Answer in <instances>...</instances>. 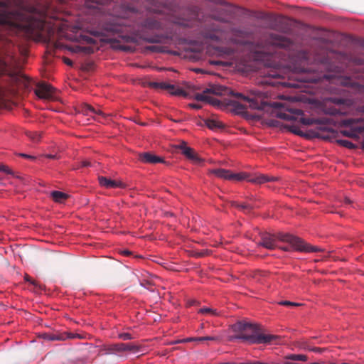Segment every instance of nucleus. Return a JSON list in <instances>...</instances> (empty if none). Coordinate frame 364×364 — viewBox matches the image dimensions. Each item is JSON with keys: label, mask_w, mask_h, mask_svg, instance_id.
Here are the masks:
<instances>
[{"label": "nucleus", "mask_w": 364, "mask_h": 364, "mask_svg": "<svg viewBox=\"0 0 364 364\" xmlns=\"http://www.w3.org/2000/svg\"><path fill=\"white\" fill-rule=\"evenodd\" d=\"M199 17V9L197 6H192L186 9L185 13L183 14L181 20L183 21H196Z\"/></svg>", "instance_id": "obj_13"}, {"label": "nucleus", "mask_w": 364, "mask_h": 364, "mask_svg": "<svg viewBox=\"0 0 364 364\" xmlns=\"http://www.w3.org/2000/svg\"><path fill=\"white\" fill-rule=\"evenodd\" d=\"M228 40L235 44H246V41L245 40V33L244 32L237 31H232L228 34Z\"/></svg>", "instance_id": "obj_15"}, {"label": "nucleus", "mask_w": 364, "mask_h": 364, "mask_svg": "<svg viewBox=\"0 0 364 364\" xmlns=\"http://www.w3.org/2000/svg\"><path fill=\"white\" fill-rule=\"evenodd\" d=\"M122 253L127 256L130 255L132 254V252L129 250H124L122 252Z\"/></svg>", "instance_id": "obj_55"}, {"label": "nucleus", "mask_w": 364, "mask_h": 364, "mask_svg": "<svg viewBox=\"0 0 364 364\" xmlns=\"http://www.w3.org/2000/svg\"><path fill=\"white\" fill-rule=\"evenodd\" d=\"M139 160L144 164L164 163V159L153 154L151 152H144L139 154Z\"/></svg>", "instance_id": "obj_12"}, {"label": "nucleus", "mask_w": 364, "mask_h": 364, "mask_svg": "<svg viewBox=\"0 0 364 364\" xmlns=\"http://www.w3.org/2000/svg\"><path fill=\"white\" fill-rule=\"evenodd\" d=\"M61 26L59 28V34L64 38L79 43H86L88 44H95L96 41L92 37L89 36L87 33H89L91 36L100 38V41L105 43H116L119 41L115 38L117 34L124 42L139 43L140 40L151 43H165L166 40H177L179 44H186L187 47L186 50L194 53L193 58H198L200 52L203 50L204 46L203 40L205 38L203 33H200L198 40H191L186 37L181 36L178 32H186L190 28L191 24H173L175 26L172 27L171 31L166 34H155L151 36H139L137 34H118L119 27L123 24H105L103 28H97L87 31H85L81 24H60Z\"/></svg>", "instance_id": "obj_1"}, {"label": "nucleus", "mask_w": 364, "mask_h": 364, "mask_svg": "<svg viewBox=\"0 0 364 364\" xmlns=\"http://www.w3.org/2000/svg\"><path fill=\"white\" fill-rule=\"evenodd\" d=\"M147 49H149L151 51L156 52V53H163L164 52L162 47L157 46H148Z\"/></svg>", "instance_id": "obj_31"}, {"label": "nucleus", "mask_w": 364, "mask_h": 364, "mask_svg": "<svg viewBox=\"0 0 364 364\" xmlns=\"http://www.w3.org/2000/svg\"><path fill=\"white\" fill-rule=\"evenodd\" d=\"M85 336L79 333H73L70 332H62V333H49V337L48 341H65L66 339H75L79 338L82 339Z\"/></svg>", "instance_id": "obj_10"}, {"label": "nucleus", "mask_w": 364, "mask_h": 364, "mask_svg": "<svg viewBox=\"0 0 364 364\" xmlns=\"http://www.w3.org/2000/svg\"><path fill=\"white\" fill-rule=\"evenodd\" d=\"M68 50L73 53H81L82 48L80 46H73L67 47Z\"/></svg>", "instance_id": "obj_29"}, {"label": "nucleus", "mask_w": 364, "mask_h": 364, "mask_svg": "<svg viewBox=\"0 0 364 364\" xmlns=\"http://www.w3.org/2000/svg\"><path fill=\"white\" fill-rule=\"evenodd\" d=\"M344 200H345V203L347 204L350 203V200L348 198H345Z\"/></svg>", "instance_id": "obj_59"}, {"label": "nucleus", "mask_w": 364, "mask_h": 364, "mask_svg": "<svg viewBox=\"0 0 364 364\" xmlns=\"http://www.w3.org/2000/svg\"><path fill=\"white\" fill-rule=\"evenodd\" d=\"M63 62H64L66 65H69V66H73V61H72L70 58H68L64 57V58H63Z\"/></svg>", "instance_id": "obj_44"}, {"label": "nucleus", "mask_w": 364, "mask_h": 364, "mask_svg": "<svg viewBox=\"0 0 364 364\" xmlns=\"http://www.w3.org/2000/svg\"><path fill=\"white\" fill-rule=\"evenodd\" d=\"M149 85L150 87L157 90H166L171 95L174 96H187L186 92L182 88L166 82H150Z\"/></svg>", "instance_id": "obj_8"}, {"label": "nucleus", "mask_w": 364, "mask_h": 364, "mask_svg": "<svg viewBox=\"0 0 364 364\" xmlns=\"http://www.w3.org/2000/svg\"><path fill=\"white\" fill-rule=\"evenodd\" d=\"M50 196L53 200L57 203H61L63 200L68 198V195L63 192L58 191H53L50 193Z\"/></svg>", "instance_id": "obj_21"}, {"label": "nucleus", "mask_w": 364, "mask_h": 364, "mask_svg": "<svg viewBox=\"0 0 364 364\" xmlns=\"http://www.w3.org/2000/svg\"><path fill=\"white\" fill-rule=\"evenodd\" d=\"M98 181L100 185L106 188H124L126 187V185L123 182L112 180L105 176H99Z\"/></svg>", "instance_id": "obj_11"}, {"label": "nucleus", "mask_w": 364, "mask_h": 364, "mask_svg": "<svg viewBox=\"0 0 364 364\" xmlns=\"http://www.w3.org/2000/svg\"><path fill=\"white\" fill-rule=\"evenodd\" d=\"M340 143L343 146H344L345 147H347V148L352 149V148L355 147L354 144L352 142H350V141H349L348 140H341Z\"/></svg>", "instance_id": "obj_35"}, {"label": "nucleus", "mask_w": 364, "mask_h": 364, "mask_svg": "<svg viewBox=\"0 0 364 364\" xmlns=\"http://www.w3.org/2000/svg\"><path fill=\"white\" fill-rule=\"evenodd\" d=\"M213 36H208L207 33H206V37H205V39H206V46H208V44H209V41L210 39H213ZM208 52V46H206V53Z\"/></svg>", "instance_id": "obj_47"}, {"label": "nucleus", "mask_w": 364, "mask_h": 364, "mask_svg": "<svg viewBox=\"0 0 364 364\" xmlns=\"http://www.w3.org/2000/svg\"><path fill=\"white\" fill-rule=\"evenodd\" d=\"M81 53H84L85 54H91L94 53V48L90 46H81Z\"/></svg>", "instance_id": "obj_33"}, {"label": "nucleus", "mask_w": 364, "mask_h": 364, "mask_svg": "<svg viewBox=\"0 0 364 364\" xmlns=\"http://www.w3.org/2000/svg\"><path fill=\"white\" fill-rule=\"evenodd\" d=\"M55 92V88L46 82H39L35 90V94L43 100H54Z\"/></svg>", "instance_id": "obj_9"}, {"label": "nucleus", "mask_w": 364, "mask_h": 364, "mask_svg": "<svg viewBox=\"0 0 364 364\" xmlns=\"http://www.w3.org/2000/svg\"><path fill=\"white\" fill-rule=\"evenodd\" d=\"M205 341V336H200V337H190L187 338L184 340L186 342H191V341Z\"/></svg>", "instance_id": "obj_34"}, {"label": "nucleus", "mask_w": 364, "mask_h": 364, "mask_svg": "<svg viewBox=\"0 0 364 364\" xmlns=\"http://www.w3.org/2000/svg\"><path fill=\"white\" fill-rule=\"evenodd\" d=\"M4 90L1 86H0V100L4 97Z\"/></svg>", "instance_id": "obj_53"}, {"label": "nucleus", "mask_w": 364, "mask_h": 364, "mask_svg": "<svg viewBox=\"0 0 364 364\" xmlns=\"http://www.w3.org/2000/svg\"><path fill=\"white\" fill-rule=\"evenodd\" d=\"M280 248L284 251H289L290 250L289 247H281Z\"/></svg>", "instance_id": "obj_58"}, {"label": "nucleus", "mask_w": 364, "mask_h": 364, "mask_svg": "<svg viewBox=\"0 0 364 364\" xmlns=\"http://www.w3.org/2000/svg\"><path fill=\"white\" fill-rule=\"evenodd\" d=\"M120 50L124 51H129L130 50V47L127 46H120Z\"/></svg>", "instance_id": "obj_51"}, {"label": "nucleus", "mask_w": 364, "mask_h": 364, "mask_svg": "<svg viewBox=\"0 0 364 364\" xmlns=\"http://www.w3.org/2000/svg\"><path fill=\"white\" fill-rule=\"evenodd\" d=\"M196 73H205V70L203 69H200V68H198V69H196L194 70Z\"/></svg>", "instance_id": "obj_57"}, {"label": "nucleus", "mask_w": 364, "mask_h": 364, "mask_svg": "<svg viewBox=\"0 0 364 364\" xmlns=\"http://www.w3.org/2000/svg\"><path fill=\"white\" fill-rule=\"evenodd\" d=\"M208 171L209 173L215 175L218 178L232 181H242L246 180L251 183L262 184L266 182L274 181L277 180V178L275 177H270L264 174H259L254 177H250L248 174L244 172L234 173L229 170L222 168L210 169Z\"/></svg>", "instance_id": "obj_4"}, {"label": "nucleus", "mask_w": 364, "mask_h": 364, "mask_svg": "<svg viewBox=\"0 0 364 364\" xmlns=\"http://www.w3.org/2000/svg\"><path fill=\"white\" fill-rule=\"evenodd\" d=\"M361 46L364 48V41L362 43Z\"/></svg>", "instance_id": "obj_64"}, {"label": "nucleus", "mask_w": 364, "mask_h": 364, "mask_svg": "<svg viewBox=\"0 0 364 364\" xmlns=\"http://www.w3.org/2000/svg\"><path fill=\"white\" fill-rule=\"evenodd\" d=\"M163 4L156 0H150L148 9L153 12H161Z\"/></svg>", "instance_id": "obj_22"}, {"label": "nucleus", "mask_w": 364, "mask_h": 364, "mask_svg": "<svg viewBox=\"0 0 364 364\" xmlns=\"http://www.w3.org/2000/svg\"><path fill=\"white\" fill-rule=\"evenodd\" d=\"M18 155L24 159H29L31 161H34L36 159V156H34L23 154V153H20V154H18Z\"/></svg>", "instance_id": "obj_39"}, {"label": "nucleus", "mask_w": 364, "mask_h": 364, "mask_svg": "<svg viewBox=\"0 0 364 364\" xmlns=\"http://www.w3.org/2000/svg\"><path fill=\"white\" fill-rule=\"evenodd\" d=\"M247 327L252 328L254 330L253 333L251 335H241L237 337L238 339L247 341L250 343H267L276 338V336H274L258 333L255 331V328L252 324H245L244 328H246Z\"/></svg>", "instance_id": "obj_6"}, {"label": "nucleus", "mask_w": 364, "mask_h": 364, "mask_svg": "<svg viewBox=\"0 0 364 364\" xmlns=\"http://www.w3.org/2000/svg\"><path fill=\"white\" fill-rule=\"evenodd\" d=\"M279 304L281 305H284V306H298L300 305V304H299V303L291 302L289 301H282L279 302Z\"/></svg>", "instance_id": "obj_37"}, {"label": "nucleus", "mask_w": 364, "mask_h": 364, "mask_svg": "<svg viewBox=\"0 0 364 364\" xmlns=\"http://www.w3.org/2000/svg\"><path fill=\"white\" fill-rule=\"evenodd\" d=\"M209 93H213L217 95L230 94L241 99L243 101V103L237 102H232V105L237 113H243L247 107L252 109H263L262 100L264 97V93L259 90H250L249 95L245 96L240 92H234L224 86L208 84V85L206 86V104L208 103L213 105H218V101L211 100L208 95Z\"/></svg>", "instance_id": "obj_2"}, {"label": "nucleus", "mask_w": 364, "mask_h": 364, "mask_svg": "<svg viewBox=\"0 0 364 364\" xmlns=\"http://www.w3.org/2000/svg\"><path fill=\"white\" fill-rule=\"evenodd\" d=\"M35 23H48L47 21H44V20H39V21H36Z\"/></svg>", "instance_id": "obj_61"}, {"label": "nucleus", "mask_w": 364, "mask_h": 364, "mask_svg": "<svg viewBox=\"0 0 364 364\" xmlns=\"http://www.w3.org/2000/svg\"><path fill=\"white\" fill-rule=\"evenodd\" d=\"M6 6L4 2L0 1V23H13L12 21H9L4 19L6 16Z\"/></svg>", "instance_id": "obj_24"}, {"label": "nucleus", "mask_w": 364, "mask_h": 364, "mask_svg": "<svg viewBox=\"0 0 364 364\" xmlns=\"http://www.w3.org/2000/svg\"><path fill=\"white\" fill-rule=\"evenodd\" d=\"M26 136L34 143H38L41 139V134L38 132H26Z\"/></svg>", "instance_id": "obj_23"}, {"label": "nucleus", "mask_w": 364, "mask_h": 364, "mask_svg": "<svg viewBox=\"0 0 364 364\" xmlns=\"http://www.w3.org/2000/svg\"><path fill=\"white\" fill-rule=\"evenodd\" d=\"M173 148L177 151H180L181 154L195 164H200L203 161V159L198 156L193 149L188 146L187 142L185 141H179L178 144L173 145Z\"/></svg>", "instance_id": "obj_7"}, {"label": "nucleus", "mask_w": 364, "mask_h": 364, "mask_svg": "<svg viewBox=\"0 0 364 364\" xmlns=\"http://www.w3.org/2000/svg\"><path fill=\"white\" fill-rule=\"evenodd\" d=\"M40 337L44 340L48 341V337H49V333H43L40 334Z\"/></svg>", "instance_id": "obj_49"}, {"label": "nucleus", "mask_w": 364, "mask_h": 364, "mask_svg": "<svg viewBox=\"0 0 364 364\" xmlns=\"http://www.w3.org/2000/svg\"><path fill=\"white\" fill-rule=\"evenodd\" d=\"M205 340L206 341L213 340V338L206 336Z\"/></svg>", "instance_id": "obj_62"}, {"label": "nucleus", "mask_w": 364, "mask_h": 364, "mask_svg": "<svg viewBox=\"0 0 364 364\" xmlns=\"http://www.w3.org/2000/svg\"><path fill=\"white\" fill-rule=\"evenodd\" d=\"M331 102H333L334 104L338 105H343V104L344 103V102H345V100H344L341 99V98H333V99H331Z\"/></svg>", "instance_id": "obj_42"}, {"label": "nucleus", "mask_w": 364, "mask_h": 364, "mask_svg": "<svg viewBox=\"0 0 364 364\" xmlns=\"http://www.w3.org/2000/svg\"><path fill=\"white\" fill-rule=\"evenodd\" d=\"M271 107L275 109L274 115L278 118L289 122L294 121L303 125H311L315 123L314 119L304 117L301 110L291 108L287 102H274L271 104Z\"/></svg>", "instance_id": "obj_3"}, {"label": "nucleus", "mask_w": 364, "mask_h": 364, "mask_svg": "<svg viewBox=\"0 0 364 364\" xmlns=\"http://www.w3.org/2000/svg\"><path fill=\"white\" fill-rule=\"evenodd\" d=\"M294 71L295 73H300L310 72L311 70L309 69H305L304 68L295 67L294 68Z\"/></svg>", "instance_id": "obj_41"}, {"label": "nucleus", "mask_w": 364, "mask_h": 364, "mask_svg": "<svg viewBox=\"0 0 364 364\" xmlns=\"http://www.w3.org/2000/svg\"><path fill=\"white\" fill-rule=\"evenodd\" d=\"M255 53H261V54H269V53H270V51H266V50H264H264H257L255 51Z\"/></svg>", "instance_id": "obj_52"}, {"label": "nucleus", "mask_w": 364, "mask_h": 364, "mask_svg": "<svg viewBox=\"0 0 364 364\" xmlns=\"http://www.w3.org/2000/svg\"><path fill=\"white\" fill-rule=\"evenodd\" d=\"M24 279L26 282H29L31 284L33 285L35 287H38L41 289V286L38 284V282L33 279H32L27 274L24 276Z\"/></svg>", "instance_id": "obj_27"}, {"label": "nucleus", "mask_w": 364, "mask_h": 364, "mask_svg": "<svg viewBox=\"0 0 364 364\" xmlns=\"http://www.w3.org/2000/svg\"><path fill=\"white\" fill-rule=\"evenodd\" d=\"M195 99L198 101L205 102V90L195 95Z\"/></svg>", "instance_id": "obj_36"}, {"label": "nucleus", "mask_w": 364, "mask_h": 364, "mask_svg": "<svg viewBox=\"0 0 364 364\" xmlns=\"http://www.w3.org/2000/svg\"><path fill=\"white\" fill-rule=\"evenodd\" d=\"M290 359L294 360H301V361H306V356L304 355H291L289 357Z\"/></svg>", "instance_id": "obj_28"}, {"label": "nucleus", "mask_w": 364, "mask_h": 364, "mask_svg": "<svg viewBox=\"0 0 364 364\" xmlns=\"http://www.w3.org/2000/svg\"><path fill=\"white\" fill-rule=\"evenodd\" d=\"M112 349L117 352H124V351H132L136 352L139 350V347L132 343H119L114 344L112 347Z\"/></svg>", "instance_id": "obj_14"}, {"label": "nucleus", "mask_w": 364, "mask_h": 364, "mask_svg": "<svg viewBox=\"0 0 364 364\" xmlns=\"http://www.w3.org/2000/svg\"><path fill=\"white\" fill-rule=\"evenodd\" d=\"M9 26H13L19 29H24L26 31H31L34 28L43 29L45 24H9Z\"/></svg>", "instance_id": "obj_20"}, {"label": "nucleus", "mask_w": 364, "mask_h": 364, "mask_svg": "<svg viewBox=\"0 0 364 364\" xmlns=\"http://www.w3.org/2000/svg\"><path fill=\"white\" fill-rule=\"evenodd\" d=\"M143 26H144V27L146 28H155L157 24H151V23H149V24H142Z\"/></svg>", "instance_id": "obj_50"}, {"label": "nucleus", "mask_w": 364, "mask_h": 364, "mask_svg": "<svg viewBox=\"0 0 364 364\" xmlns=\"http://www.w3.org/2000/svg\"><path fill=\"white\" fill-rule=\"evenodd\" d=\"M287 127H289V130L292 132V133H294L297 135H303L304 133L301 130V128L299 125H297L296 124H289V125H287Z\"/></svg>", "instance_id": "obj_25"}, {"label": "nucleus", "mask_w": 364, "mask_h": 364, "mask_svg": "<svg viewBox=\"0 0 364 364\" xmlns=\"http://www.w3.org/2000/svg\"><path fill=\"white\" fill-rule=\"evenodd\" d=\"M328 113L331 114V115H337V114L340 115V114H344L343 112H341V111H340V110H338V109H337L336 108L329 110L328 112Z\"/></svg>", "instance_id": "obj_40"}, {"label": "nucleus", "mask_w": 364, "mask_h": 364, "mask_svg": "<svg viewBox=\"0 0 364 364\" xmlns=\"http://www.w3.org/2000/svg\"><path fill=\"white\" fill-rule=\"evenodd\" d=\"M199 313L205 314V307H203V308L200 309Z\"/></svg>", "instance_id": "obj_60"}, {"label": "nucleus", "mask_w": 364, "mask_h": 364, "mask_svg": "<svg viewBox=\"0 0 364 364\" xmlns=\"http://www.w3.org/2000/svg\"><path fill=\"white\" fill-rule=\"evenodd\" d=\"M259 245L269 250H274L277 247L276 240L273 236L265 235L262 237Z\"/></svg>", "instance_id": "obj_16"}, {"label": "nucleus", "mask_w": 364, "mask_h": 364, "mask_svg": "<svg viewBox=\"0 0 364 364\" xmlns=\"http://www.w3.org/2000/svg\"><path fill=\"white\" fill-rule=\"evenodd\" d=\"M91 166V163L87 161H83L81 162V166L82 167H88Z\"/></svg>", "instance_id": "obj_48"}, {"label": "nucleus", "mask_w": 364, "mask_h": 364, "mask_svg": "<svg viewBox=\"0 0 364 364\" xmlns=\"http://www.w3.org/2000/svg\"><path fill=\"white\" fill-rule=\"evenodd\" d=\"M268 44L274 47H285L287 45V42L280 36L270 35Z\"/></svg>", "instance_id": "obj_17"}, {"label": "nucleus", "mask_w": 364, "mask_h": 364, "mask_svg": "<svg viewBox=\"0 0 364 364\" xmlns=\"http://www.w3.org/2000/svg\"><path fill=\"white\" fill-rule=\"evenodd\" d=\"M223 123L218 119L215 117L211 118H206V127L212 130H217L223 128Z\"/></svg>", "instance_id": "obj_18"}, {"label": "nucleus", "mask_w": 364, "mask_h": 364, "mask_svg": "<svg viewBox=\"0 0 364 364\" xmlns=\"http://www.w3.org/2000/svg\"><path fill=\"white\" fill-rule=\"evenodd\" d=\"M188 106L193 109H200L202 107L201 105H198V104H196V103H191L188 105Z\"/></svg>", "instance_id": "obj_46"}, {"label": "nucleus", "mask_w": 364, "mask_h": 364, "mask_svg": "<svg viewBox=\"0 0 364 364\" xmlns=\"http://www.w3.org/2000/svg\"><path fill=\"white\" fill-rule=\"evenodd\" d=\"M339 80V82H340V83H341V85H348V83H347V82H346V80L341 79V80Z\"/></svg>", "instance_id": "obj_56"}, {"label": "nucleus", "mask_w": 364, "mask_h": 364, "mask_svg": "<svg viewBox=\"0 0 364 364\" xmlns=\"http://www.w3.org/2000/svg\"><path fill=\"white\" fill-rule=\"evenodd\" d=\"M0 172H4L9 175L14 174V172L7 166L1 164H0Z\"/></svg>", "instance_id": "obj_30"}, {"label": "nucleus", "mask_w": 364, "mask_h": 364, "mask_svg": "<svg viewBox=\"0 0 364 364\" xmlns=\"http://www.w3.org/2000/svg\"><path fill=\"white\" fill-rule=\"evenodd\" d=\"M205 311H206V316L208 314H211V315H217L218 314V313L216 312L215 310H213V309H208V308H206Z\"/></svg>", "instance_id": "obj_45"}, {"label": "nucleus", "mask_w": 364, "mask_h": 364, "mask_svg": "<svg viewBox=\"0 0 364 364\" xmlns=\"http://www.w3.org/2000/svg\"><path fill=\"white\" fill-rule=\"evenodd\" d=\"M279 240L282 242L289 244L291 247L295 250L306 252H314L319 251L320 249L315 246H311L305 243L300 238L289 234H283L279 236Z\"/></svg>", "instance_id": "obj_5"}, {"label": "nucleus", "mask_w": 364, "mask_h": 364, "mask_svg": "<svg viewBox=\"0 0 364 364\" xmlns=\"http://www.w3.org/2000/svg\"><path fill=\"white\" fill-rule=\"evenodd\" d=\"M44 156L49 159H58L60 158V156L57 154H45Z\"/></svg>", "instance_id": "obj_43"}, {"label": "nucleus", "mask_w": 364, "mask_h": 364, "mask_svg": "<svg viewBox=\"0 0 364 364\" xmlns=\"http://www.w3.org/2000/svg\"><path fill=\"white\" fill-rule=\"evenodd\" d=\"M80 112L84 115H90V114H102V111L96 110L93 107L88 104H83L80 107Z\"/></svg>", "instance_id": "obj_19"}, {"label": "nucleus", "mask_w": 364, "mask_h": 364, "mask_svg": "<svg viewBox=\"0 0 364 364\" xmlns=\"http://www.w3.org/2000/svg\"><path fill=\"white\" fill-rule=\"evenodd\" d=\"M232 205L233 206H235V207L238 208L240 210H243L245 212L247 211V210H250L252 208L249 205L245 204V203L238 204L237 202H232Z\"/></svg>", "instance_id": "obj_26"}, {"label": "nucleus", "mask_w": 364, "mask_h": 364, "mask_svg": "<svg viewBox=\"0 0 364 364\" xmlns=\"http://www.w3.org/2000/svg\"><path fill=\"white\" fill-rule=\"evenodd\" d=\"M119 338L124 340V341H127V340H131L133 338L132 334L129 333H119Z\"/></svg>", "instance_id": "obj_32"}, {"label": "nucleus", "mask_w": 364, "mask_h": 364, "mask_svg": "<svg viewBox=\"0 0 364 364\" xmlns=\"http://www.w3.org/2000/svg\"><path fill=\"white\" fill-rule=\"evenodd\" d=\"M299 80L304 81V82H311V81H314L315 80L312 79V78H300Z\"/></svg>", "instance_id": "obj_54"}, {"label": "nucleus", "mask_w": 364, "mask_h": 364, "mask_svg": "<svg viewBox=\"0 0 364 364\" xmlns=\"http://www.w3.org/2000/svg\"><path fill=\"white\" fill-rule=\"evenodd\" d=\"M300 55H302V57L306 58V55L304 53H301Z\"/></svg>", "instance_id": "obj_63"}, {"label": "nucleus", "mask_w": 364, "mask_h": 364, "mask_svg": "<svg viewBox=\"0 0 364 364\" xmlns=\"http://www.w3.org/2000/svg\"><path fill=\"white\" fill-rule=\"evenodd\" d=\"M194 122L199 127H203L205 124V120L203 119H201L200 116L198 117V118L196 117Z\"/></svg>", "instance_id": "obj_38"}]
</instances>
